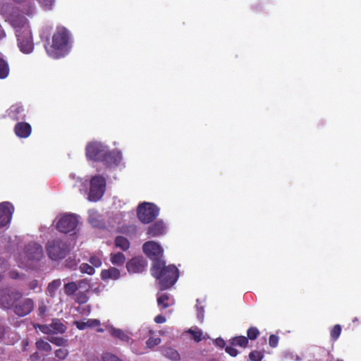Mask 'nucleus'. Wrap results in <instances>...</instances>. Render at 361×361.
Listing matches in <instances>:
<instances>
[{"label": "nucleus", "mask_w": 361, "mask_h": 361, "mask_svg": "<svg viewBox=\"0 0 361 361\" xmlns=\"http://www.w3.org/2000/svg\"><path fill=\"white\" fill-rule=\"evenodd\" d=\"M151 274L158 281L161 290L170 288L179 277L178 269L173 264L166 266L163 259H157L153 262Z\"/></svg>", "instance_id": "f257e3e1"}, {"label": "nucleus", "mask_w": 361, "mask_h": 361, "mask_svg": "<svg viewBox=\"0 0 361 361\" xmlns=\"http://www.w3.org/2000/svg\"><path fill=\"white\" fill-rule=\"evenodd\" d=\"M70 37L68 31L63 27H58L54 32L51 44L49 39L44 44V49L49 56L59 59L65 56L70 51Z\"/></svg>", "instance_id": "f03ea898"}, {"label": "nucleus", "mask_w": 361, "mask_h": 361, "mask_svg": "<svg viewBox=\"0 0 361 361\" xmlns=\"http://www.w3.org/2000/svg\"><path fill=\"white\" fill-rule=\"evenodd\" d=\"M12 25L16 29V35L20 50L24 54L31 53L34 44L27 19L24 17L14 19L12 21Z\"/></svg>", "instance_id": "7ed1b4c3"}, {"label": "nucleus", "mask_w": 361, "mask_h": 361, "mask_svg": "<svg viewBox=\"0 0 361 361\" xmlns=\"http://www.w3.org/2000/svg\"><path fill=\"white\" fill-rule=\"evenodd\" d=\"M46 249L49 257L55 261L65 258L70 251L66 243L59 239L48 241Z\"/></svg>", "instance_id": "20e7f679"}, {"label": "nucleus", "mask_w": 361, "mask_h": 361, "mask_svg": "<svg viewBox=\"0 0 361 361\" xmlns=\"http://www.w3.org/2000/svg\"><path fill=\"white\" fill-rule=\"evenodd\" d=\"M159 213V207L150 202L141 203L137 209V218L143 224H149L153 221L157 217Z\"/></svg>", "instance_id": "39448f33"}, {"label": "nucleus", "mask_w": 361, "mask_h": 361, "mask_svg": "<svg viewBox=\"0 0 361 361\" xmlns=\"http://www.w3.org/2000/svg\"><path fill=\"white\" fill-rule=\"evenodd\" d=\"M106 189V179L101 176H95L90 180L89 200L98 201L103 196Z\"/></svg>", "instance_id": "423d86ee"}, {"label": "nucleus", "mask_w": 361, "mask_h": 361, "mask_svg": "<svg viewBox=\"0 0 361 361\" xmlns=\"http://www.w3.org/2000/svg\"><path fill=\"white\" fill-rule=\"evenodd\" d=\"M78 219L75 214H65L56 223V229L61 233H68L73 231L77 227Z\"/></svg>", "instance_id": "0eeeda50"}, {"label": "nucleus", "mask_w": 361, "mask_h": 361, "mask_svg": "<svg viewBox=\"0 0 361 361\" xmlns=\"http://www.w3.org/2000/svg\"><path fill=\"white\" fill-rule=\"evenodd\" d=\"M107 147L98 142H92L85 148L86 157L92 161H101Z\"/></svg>", "instance_id": "6e6552de"}, {"label": "nucleus", "mask_w": 361, "mask_h": 361, "mask_svg": "<svg viewBox=\"0 0 361 361\" xmlns=\"http://www.w3.org/2000/svg\"><path fill=\"white\" fill-rule=\"evenodd\" d=\"M22 298V294L18 291H11L8 288L0 290V304L6 309L11 308L14 302Z\"/></svg>", "instance_id": "1a4fd4ad"}, {"label": "nucleus", "mask_w": 361, "mask_h": 361, "mask_svg": "<svg viewBox=\"0 0 361 361\" xmlns=\"http://www.w3.org/2000/svg\"><path fill=\"white\" fill-rule=\"evenodd\" d=\"M144 253L153 262L157 259H162L163 249L159 244L154 241H147L143 244Z\"/></svg>", "instance_id": "9d476101"}, {"label": "nucleus", "mask_w": 361, "mask_h": 361, "mask_svg": "<svg viewBox=\"0 0 361 361\" xmlns=\"http://www.w3.org/2000/svg\"><path fill=\"white\" fill-rule=\"evenodd\" d=\"M126 267L130 274H139L146 269L147 262L143 257L137 256L129 259Z\"/></svg>", "instance_id": "9b49d317"}, {"label": "nucleus", "mask_w": 361, "mask_h": 361, "mask_svg": "<svg viewBox=\"0 0 361 361\" xmlns=\"http://www.w3.org/2000/svg\"><path fill=\"white\" fill-rule=\"evenodd\" d=\"M13 207L9 202H3L0 204V228L8 225L12 218Z\"/></svg>", "instance_id": "f8f14e48"}, {"label": "nucleus", "mask_w": 361, "mask_h": 361, "mask_svg": "<svg viewBox=\"0 0 361 361\" xmlns=\"http://www.w3.org/2000/svg\"><path fill=\"white\" fill-rule=\"evenodd\" d=\"M34 308V302L30 298H25L14 306V312L19 317L29 314Z\"/></svg>", "instance_id": "ddd939ff"}, {"label": "nucleus", "mask_w": 361, "mask_h": 361, "mask_svg": "<svg viewBox=\"0 0 361 361\" xmlns=\"http://www.w3.org/2000/svg\"><path fill=\"white\" fill-rule=\"evenodd\" d=\"M25 252L30 259L39 260L43 257L42 247L36 243H30L25 247Z\"/></svg>", "instance_id": "4468645a"}, {"label": "nucleus", "mask_w": 361, "mask_h": 361, "mask_svg": "<svg viewBox=\"0 0 361 361\" xmlns=\"http://www.w3.org/2000/svg\"><path fill=\"white\" fill-rule=\"evenodd\" d=\"M121 157L118 152L109 151L106 149L101 161L106 166H111L112 165H118L121 161Z\"/></svg>", "instance_id": "2eb2a0df"}, {"label": "nucleus", "mask_w": 361, "mask_h": 361, "mask_svg": "<svg viewBox=\"0 0 361 361\" xmlns=\"http://www.w3.org/2000/svg\"><path fill=\"white\" fill-rule=\"evenodd\" d=\"M166 233V227L162 221H157L150 225L147 231V234L152 238L158 237Z\"/></svg>", "instance_id": "dca6fc26"}, {"label": "nucleus", "mask_w": 361, "mask_h": 361, "mask_svg": "<svg viewBox=\"0 0 361 361\" xmlns=\"http://www.w3.org/2000/svg\"><path fill=\"white\" fill-rule=\"evenodd\" d=\"M14 132L20 138L28 137L32 132L31 126L26 122H18L14 126Z\"/></svg>", "instance_id": "f3484780"}, {"label": "nucleus", "mask_w": 361, "mask_h": 361, "mask_svg": "<svg viewBox=\"0 0 361 361\" xmlns=\"http://www.w3.org/2000/svg\"><path fill=\"white\" fill-rule=\"evenodd\" d=\"M8 116L14 121L24 119L25 117L24 107L19 104L12 105L8 110Z\"/></svg>", "instance_id": "a211bd4d"}, {"label": "nucleus", "mask_w": 361, "mask_h": 361, "mask_svg": "<svg viewBox=\"0 0 361 361\" xmlns=\"http://www.w3.org/2000/svg\"><path fill=\"white\" fill-rule=\"evenodd\" d=\"M100 276L102 279L104 281L117 280L121 277V271L118 268L111 267L109 269L102 270Z\"/></svg>", "instance_id": "6ab92c4d"}, {"label": "nucleus", "mask_w": 361, "mask_h": 361, "mask_svg": "<svg viewBox=\"0 0 361 361\" xmlns=\"http://www.w3.org/2000/svg\"><path fill=\"white\" fill-rule=\"evenodd\" d=\"M74 324L77 327V329L80 330H84L87 328H92L99 326L101 323L99 319H89L87 321H75Z\"/></svg>", "instance_id": "aec40b11"}, {"label": "nucleus", "mask_w": 361, "mask_h": 361, "mask_svg": "<svg viewBox=\"0 0 361 361\" xmlns=\"http://www.w3.org/2000/svg\"><path fill=\"white\" fill-rule=\"evenodd\" d=\"M126 259V256L123 252H118L110 254V262L115 266L123 267Z\"/></svg>", "instance_id": "412c9836"}, {"label": "nucleus", "mask_w": 361, "mask_h": 361, "mask_svg": "<svg viewBox=\"0 0 361 361\" xmlns=\"http://www.w3.org/2000/svg\"><path fill=\"white\" fill-rule=\"evenodd\" d=\"M51 326L54 334H63L67 329L66 325L61 321V319L57 318L52 319Z\"/></svg>", "instance_id": "4be33fe9"}, {"label": "nucleus", "mask_w": 361, "mask_h": 361, "mask_svg": "<svg viewBox=\"0 0 361 361\" xmlns=\"http://www.w3.org/2000/svg\"><path fill=\"white\" fill-rule=\"evenodd\" d=\"M229 342L231 345L239 346L244 348H246L249 343L248 338L244 336H235L231 338Z\"/></svg>", "instance_id": "5701e85b"}, {"label": "nucleus", "mask_w": 361, "mask_h": 361, "mask_svg": "<svg viewBox=\"0 0 361 361\" xmlns=\"http://www.w3.org/2000/svg\"><path fill=\"white\" fill-rule=\"evenodd\" d=\"M162 355L172 360H180V355L178 352L171 348H164L161 350Z\"/></svg>", "instance_id": "b1692460"}, {"label": "nucleus", "mask_w": 361, "mask_h": 361, "mask_svg": "<svg viewBox=\"0 0 361 361\" xmlns=\"http://www.w3.org/2000/svg\"><path fill=\"white\" fill-rule=\"evenodd\" d=\"M115 246L121 248L123 251H126L130 247L128 240L123 236H117L114 240Z\"/></svg>", "instance_id": "393cba45"}, {"label": "nucleus", "mask_w": 361, "mask_h": 361, "mask_svg": "<svg viewBox=\"0 0 361 361\" xmlns=\"http://www.w3.org/2000/svg\"><path fill=\"white\" fill-rule=\"evenodd\" d=\"M9 66L8 62L0 56V79H5L9 74Z\"/></svg>", "instance_id": "a878e982"}, {"label": "nucleus", "mask_w": 361, "mask_h": 361, "mask_svg": "<svg viewBox=\"0 0 361 361\" xmlns=\"http://www.w3.org/2000/svg\"><path fill=\"white\" fill-rule=\"evenodd\" d=\"M63 290L66 295L71 296L74 295L78 290V286L76 282H68L64 284Z\"/></svg>", "instance_id": "bb28decb"}, {"label": "nucleus", "mask_w": 361, "mask_h": 361, "mask_svg": "<svg viewBox=\"0 0 361 361\" xmlns=\"http://www.w3.org/2000/svg\"><path fill=\"white\" fill-rule=\"evenodd\" d=\"M61 281L59 279L53 280L51 282H50L47 286V292L49 295L51 297H54L56 293V291L61 286Z\"/></svg>", "instance_id": "cd10ccee"}, {"label": "nucleus", "mask_w": 361, "mask_h": 361, "mask_svg": "<svg viewBox=\"0 0 361 361\" xmlns=\"http://www.w3.org/2000/svg\"><path fill=\"white\" fill-rule=\"evenodd\" d=\"M111 335L123 341H128L130 337L121 329L111 328L110 329Z\"/></svg>", "instance_id": "c85d7f7f"}, {"label": "nucleus", "mask_w": 361, "mask_h": 361, "mask_svg": "<svg viewBox=\"0 0 361 361\" xmlns=\"http://www.w3.org/2000/svg\"><path fill=\"white\" fill-rule=\"evenodd\" d=\"M169 300V295L166 293H163L157 298V304L162 309H166L170 305L168 302Z\"/></svg>", "instance_id": "c756f323"}, {"label": "nucleus", "mask_w": 361, "mask_h": 361, "mask_svg": "<svg viewBox=\"0 0 361 361\" xmlns=\"http://www.w3.org/2000/svg\"><path fill=\"white\" fill-rule=\"evenodd\" d=\"M35 345L37 348L39 350L50 352L52 349L51 345L48 342L44 341L42 339L37 341Z\"/></svg>", "instance_id": "7c9ffc66"}, {"label": "nucleus", "mask_w": 361, "mask_h": 361, "mask_svg": "<svg viewBox=\"0 0 361 361\" xmlns=\"http://www.w3.org/2000/svg\"><path fill=\"white\" fill-rule=\"evenodd\" d=\"M102 254L93 255L90 256L89 262L92 266L94 268H99L102 266V262L101 259Z\"/></svg>", "instance_id": "2f4dec72"}, {"label": "nucleus", "mask_w": 361, "mask_h": 361, "mask_svg": "<svg viewBox=\"0 0 361 361\" xmlns=\"http://www.w3.org/2000/svg\"><path fill=\"white\" fill-rule=\"evenodd\" d=\"M79 269L81 273L87 274L89 275H93L95 272L94 268L87 263H82Z\"/></svg>", "instance_id": "473e14b6"}, {"label": "nucleus", "mask_w": 361, "mask_h": 361, "mask_svg": "<svg viewBox=\"0 0 361 361\" xmlns=\"http://www.w3.org/2000/svg\"><path fill=\"white\" fill-rule=\"evenodd\" d=\"M260 332L258 329L255 326L250 327L247 331V338L248 340H255L259 336Z\"/></svg>", "instance_id": "72a5a7b5"}, {"label": "nucleus", "mask_w": 361, "mask_h": 361, "mask_svg": "<svg viewBox=\"0 0 361 361\" xmlns=\"http://www.w3.org/2000/svg\"><path fill=\"white\" fill-rule=\"evenodd\" d=\"M341 333V326L340 324L334 326L330 332L331 339L334 341H336L340 336Z\"/></svg>", "instance_id": "f704fd0d"}, {"label": "nucleus", "mask_w": 361, "mask_h": 361, "mask_svg": "<svg viewBox=\"0 0 361 361\" xmlns=\"http://www.w3.org/2000/svg\"><path fill=\"white\" fill-rule=\"evenodd\" d=\"M48 340L57 346H65L67 345V340L62 337L51 336Z\"/></svg>", "instance_id": "c9c22d12"}, {"label": "nucleus", "mask_w": 361, "mask_h": 361, "mask_svg": "<svg viewBox=\"0 0 361 361\" xmlns=\"http://www.w3.org/2000/svg\"><path fill=\"white\" fill-rule=\"evenodd\" d=\"M89 300V297L85 292H78L75 295V302L80 305L86 303Z\"/></svg>", "instance_id": "e433bc0d"}, {"label": "nucleus", "mask_w": 361, "mask_h": 361, "mask_svg": "<svg viewBox=\"0 0 361 361\" xmlns=\"http://www.w3.org/2000/svg\"><path fill=\"white\" fill-rule=\"evenodd\" d=\"M264 354L258 350H252L249 353V359L251 361H262Z\"/></svg>", "instance_id": "4c0bfd02"}, {"label": "nucleus", "mask_w": 361, "mask_h": 361, "mask_svg": "<svg viewBox=\"0 0 361 361\" xmlns=\"http://www.w3.org/2000/svg\"><path fill=\"white\" fill-rule=\"evenodd\" d=\"M160 343H161L160 338L150 337L146 341V346H147V348H152L153 347L159 345Z\"/></svg>", "instance_id": "58836bf2"}, {"label": "nucleus", "mask_w": 361, "mask_h": 361, "mask_svg": "<svg viewBox=\"0 0 361 361\" xmlns=\"http://www.w3.org/2000/svg\"><path fill=\"white\" fill-rule=\"evenodd\" d=\"M188 333L192 336L193 339L196 342H200L202 340V332L201 330L195 331V330L190 329L188 331Z\"/></svg>", "instance_id": "ea45409f"}, {"label": "nucleus", "mask_w": 361, "mask_h": 361, "mask_svg": "<svg viewBox=\"0 0 361 361\" xmlns=\"http://www.w3.org/2000/svg\"><path fill=\"white\" fill-rule=\"evenodd\" d=\"M68 355V351L65 348H59L55 351V355L59 359L64 360Z\"/></svg>", "instance_id": "a19ab883"}, {"label": "nucleus", "mask_w": 361, "mask_h": 361, "mask_svg": "<svg viewBox=\"0 0 361 361\" xmlns=\"http://www.w3.org/2000/svg\"><path fill=\"white\" fill-rule=\"evenodd\" d=\"M102 360L103 361H122L118 357L109 353H104Z\"/></svg>", "instance_id": "79ce46f5"}, {"label": "nucleus", "mask_w": 361, "mask_h": 361, "mask_svg": "<svg viewBox=\"0 0 361 361\" xmlns=\"http://www.w3.org/2000/svg\"><path fill=\"white\" fill-rule=\"evenodd\" d=\"M65 266L71 269L75 270L78 267V262L75 259H68L65 262Z\"/></svg>", "instance_id": "37998d69"}, {"label": "nucleus", "mask_w": 361, "mask_h": 361, "mask_svg": "<svg viewBox=\"0 0 361 361\" xmlns=\"http://www.w3.org/2000/svg\"><path fill=\"white\" fill-rule=\"evenodd\" d=\"M279 337L274 334H271L269 338V345L271 348H276L279 343Z\"/></svg>", "instance_id": "c03bdc74"}, {"label": "nucleus", "mask_w": 361, "mask_h": 361, "mask_svg": "<svg viewBox=\"0 0 361 361\" xmlns=\"http://www.w3.org/2000/svg\"><path fill=\"white\" fill-rule=\"evenodd\" d=\"M77 284L78 286V288H85L86 290H88L90 288V281L86 279L78 281Z\"/></svg>", "instance_id": "a18cd8bd"}, {"label": "nucleus", "mask_w": 361, "mask_h": 361, "mask_svg": "<svg viewBox=\"0 0 361 361\" xmlns=\"http://www.w3.org/2000/svg\"><path fill=\"white\" fill-rule=\"evenodd\" d=\"M37 327L39 329V330L46 334H49L52 332L51 324L49 325L47 324H39Z\"/></svg>", "instance_id": "49530a36"}, {"label": "nucleus", "mask_w": 361, "mask_h": 361, "mask_svg": "<svg viewBox=\"0 0 361 361\" xmlns=\"http://www.w3.org/2000/svg\"><path fill=\"white\" fill-rule=\"evenodd\" d=\"M234 345H228V346H226V348H225V350L226 352L229 354L232 357H235L238 355V351L237 349H235V348H233Z\"/></svg>", "instance_id": "de8ad7c7"}, {"label": "nucleus", "mask_w": 361, "mask_h": 361, "mask_svg": "<svg viewBox=\"0 0 361 361\" xmlns=\"http://www.w3.org/2000/svg\"><path fill=\"white\" fill-rule=\"evenodd\" d=\"M54 0H40L42 6L46 9H51Z\"/></svg>", "instance_id": "09e8293b"}, {"label": "nucleus", "mask_w": 361, "mask_h": 361, "mask_svg": "<svg viewBox=\"0 0 361 361\" xmlns=\"http://www.w3.org/2000/svg\"><path fill=\"white\" fill-rule=\"evenodd\" d=\"M47 310V306L44 304H41L38 307V314L39 316L44 317Z\"/></svg>", "instance_id": "8fccbe9b"}, {"label": "nucleus", "mask_w": 361, "mask_h": 361, "mask_svg": "<svg viewBox=\"0 0 361 361\" xmlns=\"http://www.w3.org/2000/svg\"><path fill=\"white\" fill-rule=\"evenodd\" d=\"M214 343L216 346H218L219 348H224L226 344L224 340L221 338H218L215 339Z\"/></svg>", "instance_id": "3c124183"}, {"label": "nucleus", "mask_w": 361, "mask_h": 361, "mask_svg": "<svg viewBox=\"0 0 361 361\" xmlns=\"http://www.w3.org/2000/svg\"><path fill=\"white\" fill-rule=\"evenodd\" d=\"M154 322L157 324H162L166 322V318L163 315L159 314L154 317Z\"/></svg>", "instance_id": "603ef678"}, {"label": "nucleus", "mask_w": 361, "mask_h": 361, "mask_svg": "<svg viewBox=\"0 0 361 361\" xmlns=\"http://www.w3.org/2000/svg\"><path fill=\"white\" fill-rule=\"evenodd\" d=\"M6 329L5 326L2 322V321L0 319V340L2 339L5 335Z\"/></svg>", "instance_id": "864d4df0"}, {"label": "nucleus", "mask_w": 361, "mask_h": 361, "mask_svg": "<svg viewBox=\"0 0 361 361\" xmlns=\"http://www.w3.org/2000/svg\"><path fill=\"white\" fill-rule=\"evenodd\" d=\"M197 318L200 319V320H202L203 319V308L202 307H197Z\"/></svg>", "instance_id": "5fc2aeb1"}, {"label": "nucleus", "mask_w": 361, "mask_h": 361, "mask_svg": "<svg viewBox=\"0 0 361 361\" xmlns=\"http://www.w3.org/2000/svg\"><path fill=\"white\" fill-rule=\"evenodd\" d=\"M30 359L31 361H37L39 360V355L37 352L34 353L30 355Z\"/></svg>", "instance_id": "6e6d98bb"}, {"label": "nucleus", "mask_w": 361, "mask_h": 361, "mask_svg": "<svg viewBox=\"0 0 361 361\" xmlns=\"http://www.w3.org/2000/svg\"><path fill=\"white\" fill-rule=\"evenodd\" d=\"M37 286V281L33 280L30 282L29 283V288L30 289L34 290Z\"/></svg>", "instance_id": "4d7b16f0"}, {"label": "nucleus", "mask_w": 361, "mask_h": 361, "mask_svg": "<svg viewBox=\"0 0 361 361\" xmlns=\"http://www.w3.org/2000/svg\"><path fill=\"white\" fill-rule=\"evenodd\" d=\"M6 37V33L4 29L0 26V40Z\"/></svg>", "instance_id": "13d9d810"}, {"label": "nucleus", "mask_w": 361, "mask_h": 361, "mask_svg": "<svg viewBox=\"0 0 361 361\" xmlns=\"http://www.w3.org/2000/svg\"><path fill=\"white\" fill-rule=\"evenodd\" d=\"M18 274L17 273H14V272H11V276L12 278H16Z\"/></svg>", "instance_id": "bf43d9fd"}, {"label": "nucleus", "mask_w": 361, "mask_h": 361, "mask_svg": "<svg viewBox=\"0 0 361 361\" xmlns=\"http://www.w3.org/2000/svg\"><path fill=\"white\" fill-rule=\"evenodd\" d=\"M97 332H103L104 331V329H102V328H99L97 330Z\"/></svg>", "instance_id": "052dcab7"}, {"label": "nucleus", "mask_w": 361, "mask_h": 361, "mask_svg": "<svg viewBox=\"0 0 361 361\" xmlns=\"http://www.w3.org/2000/svg\"><path fill=\"white\" fill-rule=\"evenodd\" d=\"M2 277H3V276H2V275L0 274V281H1V279H2Z\"/></svg>", "instance_id": "680f3d73"}, {"label": "nucleus", "mask_w": 361, "mask_h": 361, "mask_svg": "<svg viewBox=\"0 0 361 361\" xmlns=\"http://www.w3.org/2000/svg\"><path fill=\"white\" fill-rule=\"evenodd\" d=\"M209 361H217V360H215V359H212V360H209Z\"/></svg>", "instance_id": "e2e57ef3"}, {"label": "nucleus", "mask_w": 361, "mask_h": 361, "mask_svg": "<svg viewBox=\"0 0 361 361\" xmlns=\"http://www.w3.org/2000/svg\"><path fill=\"white\" fill-rule=\"evenodd\" d=\"M336 361H343V360H340V359H338V360H336Z\"/></svg>", "instance_id": "0e129e2a"}]
</instances>
